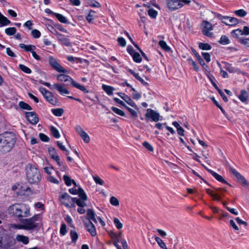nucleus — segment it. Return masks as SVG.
Returning a JSON list of instances; mask_svg holds the SVG:
<instances>
[{
	"label": "nucleus",
	"mask_w": 249,
	"mask_h": 249,
	"mask_svg": "<svg viewBox=\"0 0 249 249\" xmlns=\"http://www.w3.org/2000/svg\"><path fill=\"white\" fill-rule=\"evenodd\" d=\"M57 36L58 40L61 42V44L68 47L71 45V43L70 39L65 36L60 34H58L57 35Z\"/></svg>",
	"instance_id": "5701e85b"
},
{
	"label": "nucleus",
	"mask_w": 249,
	"mask_h": 249,
	"mask_svg": "<svg viewBox=\"0 0 249 249\" xmlns=\"http://www.w3.org/2000/svg\"><path fill=\"white\" fill-rule=\"evenodd\" d=\"M57 79L61 82H70L72 86L73 85V83H75V82L71 76L63 74L58 75L57 76Z\"/></svg>",
	"instance_id": "aec40b11"
},
{
	"label": "nucleus",
	"mask_w": 249,
	"mask_h": 249,
	"mask_svg": "<svg viewBox=\"0 0 249 249\" xmlns=\"http://www.w3.org/2000/svg\"><path fill=\"white\" fill-rule=\"evenodd\" d=\"M87 230L92 236H95L96 235V229L93 224L89 221L88 223L85 224Z\"/></svg>",
	"instance_id": "4be33fe9"
},
{
	"label": "nucleus",
	"mask_w": 249,
	"mask_h": 249,
	"mask_svg": "<svg viewBox=\"0 0 249 249\" xmlns=\"http://www.w3.org/2000/svg\"><path fill=\"white\" fill-rule=\"evenodd\" d=\"M110 203L111 205L117 206L119 205V200L117 198H116L114 196H111L110 198Z\"/></svg>",
	"instance_id": "bf43d9fd"
},
{
	"label": "nucleus",
	"mask_w": 249,
	"mask_h": 249,
	"mask_svg": "<svg viewBox=\"0 0 249 249\" xmlns=\"http://www.w3.org/2000/svg\"><path fill=\"white\" fill-rule=\"evenodd\" d=\"M145 116L146 119H150L152 121L156 122L160 120V114L151 108L147 109Z\"/></svg>",
	"instance_id": "ddd939ff"
},
{
	"label": "nucleus",
	"mask_w": 249,
	"mask_h": 249,
	"mask_svg": "<svg viewBox=\"0 0 249 249\" xmlns=\"http://www.w3.org/2000/svg\"><path fill=\"white\" fill-rule=\"evenodd\" d=\"M17 29L15 27H9L5 29V33L8 36H12L16 34Z\"/></svg>",
	"instance_id": "37998d69"
},
{
	"label": "nucleus",
	"mask_w": 249,
	"mask_h": 249,
	"mask_svg": "<svg viewBox=\"0 0 249 249\" xmlns=\"http://www.w3.org/2000/svg\"><path fill=\"white\" fill-rule=\"evenodd\" d=\"M225 69L228 71L229 72L232 73L237 71V69L232 67L230 64L226 63L225 66Z\"/></svg>",
	"instance_id": "49530a36"
},
{
	"label": "nucleus",
	"mask_w": 249,
	"mask_h": 249,
	"mask_svg": "<svg viewBox=\"0 0 249 249\" xmlns=\"http://www.w3.org/2000/svg\"><path fill=\"white\" fill-rule=\"evenodd\" d=\"M202 55L207 63H209L211 61V55L208 53L203 52Z\"/></svg>",
	"instance_id": "680f3d73"
},
{
	"label": "nucleus",
	"mask_w": 249,
	"mask_h": 249,
	"mask_svg": "<svg viewBox=\"0 0 249 249\" xmlns=\"http://www.w3.org/2000/svg\"><path fill=\"white\" fill-rule=\"evenodd\" d=\"M230 171L237 178V179L241 182V184L244 186L249 189V183L243 176H242L233 167H231L230 168Z\"/></svg>",
	"instance_id": "f8f14e48"
},
{
	"label": "nucleus",
	"mask_w": 249,
	"mask_h": 249,
	"mask_svg": "<svg viewBox=\"0 0 249 249\" xmlns=\"http://www.w3.org/2000/svg\"><path fill=\"white\" fill-rule=\"evenodd\" d=\"M75 130L85 143H87L89 142L90 138L89 136L80 125H76L75 126Z\"/></svg>",
	"instance_id": "2eb2a0df"
},
{
	"label": "nucleus",
	"mask_w": 249,
	"mask_h": 249,
	"mask_svg": "<svg viewBox=\"0 0 249 249\" xmlns=\"http://www.w3.org/2000/svg\"><path fill=\"white\" fill-rule=\"evenodd\" d=\"M40 221V216L39 214L34 215L29 218H24L21 221L24 224V230H32L38 228L39 222Z\"/></svg>",
	"instance_id": "20e7f679"
},
{
	"label": "nucleus",
	"mask_w": 249,
	"mask_h": 249,
	"mask_svg": "<svg viewBox=\"0 0 249 249\" xmlns=\"http://www.w3.org/2000/svg\"><path fill=\"white\" fill-rule=\"evenodd\" d=\"M31 35L35 38H39L41 36L40 32L37 29H34L31 31Z\"/></svg>",
	"instance_id": "4d7b16f0"
},
{
	"label": "nucleus",
	"mask_w": 249,
	"mask_h": 249,
	"mask_svg": "<svg viewBox=\"0 0 249 249\" xmlns=\"http://www.w3.org/2000/svg\"><path fill=\"white\" fill-rule=\"evenodd\" d=\"M119 44L122 47L126 46V41L123 37H119L117 39Z\"/></svg>",
	"instance_id": "0e129e2a"
},
{
	"label": "nucleus",
	"mask_w": 249,
	"mask_h": 249,
	"mask_svg": "<svg viewBox=\"0 0 249 249\" xmlns=\"http://www.w3.org/2000/svg\"><path fill=\"white\" fill-rule=\"evenodd\" d=\"M199 48L203 50H210L211 49V46L208 43H199Z\"/></svg>",
	"instance_id": "de8ad7c7"
},
{
	"label": "nucleus",
	"mask_w": 249,
	"mask_h": 249,
	"mask_svg": "<svg viewBox=\"0 0 249 249\" xmlns=\"http://www.w3.org/2000/svg\"><path fill=\"white\" fill-rule=\"evenodd\" d=\"M70 236L72 243H75L78 238V233L73 230H71L70 233Z\"/></svg>",
	"instance_id": "58836bf2"
},
{
	"label": "nucleus",
	"mask_w": 249,
	"mask_h": 249,
	"mask_svg": "<svg viewBox=\"0 0 249 249\" xmlns=\"http://www.w3.org/2000/svg\"><path fill=\"white\" fill-rule=\"evenodd\" d=\"M26 178L30 184H37L41 179V175L36 167L31 164H28L25 167Z\"/></svg>",
	"instance_id": "7ed1b4c3"
},
{
	"label": "nucleus",
	"mask_w": 249,
	"mask_h": 249,
	"mask_svg": "<svg viewBox=\"0 0 249 249\" xmlns=\"http://www.w3.org/2000/svg\"><path fill=\"white\" fill-rule=\"evenodd\" d=\"M95 11L93 10L89 11V14L86 17V19L89 22H91L92 20L95 18Z\"/></svg>",
	"instance_id": "c03bdc74"
},
{
	"label": "nucleus",
	"mask_w": 249,
	"mask_h": 249,
	"mask_svg": "<svg viewBox=\"0 0 249 249\" xmlns=\"http://www.w3.org/2000/svg\"><path fill=\"white\" fill-rule=\"evenodd\" d=\"M39 138L42 141L45 142H48L50 140L49 137H48L47 135L43 133L39 134Z\"/></svg>",
	"instance_id": "69168bd1"
},
{
	"label": "nucleus",
	"mask_w": 249,
	"mask_h": 249,
	"mask_svg": "<svg viewBox=\"0 0 249 249\" xmlns=\"http://www.w3.org/2000/svg\"><path fill=\"white\" fill-rule=\"evenodd\" d=\"M128 71L132 74L138 80L141 82L142 84L147 85L148 84L141 77H140L138 73H136L131 69H128Z\"/></svg>",
	"instance_id": "cd10ccee"
},
{
	"label": "nucleus",
	"mask_w": 249,
	"mask_h": 249,
	"mask_svg": "<svg viewBox=\"0 0 249 249\" xmlns=\"http://www.w3.org/2000/svg\"><path fill=\"white\" fill-rule=\"evenodd\" d=\"M16 239L18 242H21L24 245H27L29 242V238L27 236L17 234Z\"/></svg>",
	"instance_id": "393cba45"
},
{
	"label": "nucleus",
	"mask_w": 249,
	"mask_h": 249,
	"mask_svg": "<svg viewBox=\"0 0 249 249\" xmlns=\"http://www.w3.org/2000/svg\"><path fill=\"white\" fill-rule=\"evenodd\" d=\"M93 179L96 184L102 185L104 184V181L98 176L93 177Z\"/></svg>",
	"instance_id": "338daca9"
},
{
	"label": "nucleus",
	"mask_w": 249,
	"mask_h": 249,
	"mask_svg": "<svg viewBox=\"0 0 249 249\" xmlns=\"http://www.w3.org/2000/svg\"><path fill=\"white\" fill-rule=\"evenodd\" d=\"M159 45L163 50L166 52H169L171 50L170 47L168 46L166 42L163 40L160 41L159 42Z\"/></svg>",
	"instance_id": "4c0bfd02"
},
{
	"label": "nucleus",
	"mask_w": 249,
	"mask_h": 249,
	"mask_svg": "<svg viewBox=\"0 0 249 249\" xmlns=\"http://www.w3.org/2000/svg\"><path fill=\"white\" fill-rule=\"evenodd\" d=\"M219 43L222 45H227L230 43V41L228 36L223 35L220 39Z\"/></svg>",
	"instance_id": "79ce46f5"
},
{
	"label": "nucleus",
	"mask_w": 249,
	"mask_h": 249,
	"mask_svg": "<svg viewBox=\"0 0 249 249\" xmlns=\"http://www.w3.org/2000/svg\"><path fill=\"white\" fill-rule=\"evenodd\" d=\"M19 68L22 71L26 73L30 74L32 72V71L30 68L23 64H19Z\"/></svg>",
	"instance_id": "8fccbe9b"
},
{
	"label": "nucleus",
	"mask_w": 249,
	"mask_h": 249,
	"mask_svg": "<svg viewBox=\"0 0 249 249\" xmlns=\"http://www.w3.org/2000/svg\"><path fill=\"white\" fill-rule=\"evenodd\" d=\"M73 87L78 89H79L81 90L84 93H88L89 90L83 86H81L78 83H77L76 82H75V83H73Z\"/></svg>",
	"instance_id": "a18cd8bd"
},
{
	"label": "nucleus",
	"mask_w": 249,
	"mask_h": 249,
	"mask_svg": "<svg viewBox=\"0 0 249 249\" xmlns=\"http://www.w3.org/2000/svg\"><path fill=\"white\" fill-rule=\"evenodd\" d=\"M142 145L149 151L152 152L154 150L153 146L147 142H144L142 143Z\"/></svg>",
	"instance_id": "e2e57ef3"
},
{
	"label": "nucleus",
	"mask_w": 249,
	"mask_h": 249,
	"mask_svg": "<svg viewBox=\"0 0 249 249\" xmlns=\"http://www.w3.org/2000/svg\"><path fill=\"white\" fill-rule=\"evenodd\" d=\"M206 193L209 195L213 200L220 201V196L218 193H215L214 191H212L210 189H206Z\"/></svg>",
	"instance_id": "bb28decb"
},
{
	"label": "nucleus",
	"mask_w": 249,
	"mask_h": 249,
	"mask_svg": "<svg viewBox=\"0 0 249 249\" xmlns=\"http://www.w3.org/2000/svg\"><path fill=\"white\" fill-rule=\"evenodd\" d=\"M8 212L13 216L18 218L20 222L31 215L30 207L24 203H15L10 205L8 208Z\"/></svg>",
	"instance_id": "f257e3e1"
},
{
	"label": "nucleus",
	"mask_w": 249,
	"mask_h": 249,
	"mask_svg": "<svg viewBox=\"0 0 249 249\" xmlns=\"http://www.w3.org/2000/svg\"><path fill=\"white\" fill-rule=\"evenodd\" d=\"M148 14L149 15V16L152 18H155L157 17V15H158V12L157 11H156L155 10H154V9L153 8H151V9H149L148 11Z\"/></svg>",
	"instance_id": "864d4df0"
},
{
	"label": "nucleus",
	"mask_w": 249,
	"mask_h": 249,
	"mask_svg": "<svg viewBox=\"0 0 249 249\" xmlns=\"http://www.w3.org/2000/svg\"><path fill=\"white\" fill-rule=\"evenodd\" d=\"M216 17L221 20V21L228 26H234L237 25L239 21L237 18L231 17L223 16L221 15L218 14Z\"/></svg>",
	"instance_id": "0eeeda50"
},
{
	"label": "nucleus",
	"mask_w": 249,
	"mask_h": 249,
	"mask_svg": "<svg viewBox=\"0 0 249 249\" xmlns=\"http://www.w3.org/2000/svg\"><path fill=\"white\" fill-rule=\"evenodd\" d=\"M188 62L189 64L193 66V69L195 71H197L199 70V67L197 65L196 63L191 58H189L188 59Z\"/></svg>",
	"instance_id": "603ef678"
},
{
	"label": "nucleus",
	"mask_w": 249,
	"mask_h": 249,
	"mask_svg": "<svg viewBox=\"0 0 249 249\" xmlns=\"http://www.w3.org/2000/svg\"><path fill=\"white\" fill-rule=\"evenodd\" d=\"M79 190L80 198L73 197L74 204L76 203L80 207H84L86 205L85 201L87 200V196L82 188H79Z\"/></svg>",
	"instance_id": "9d476101"
},
{
	"label": "nucleus",
	"mask_w": 249,
	"mask_h": 249,
	"mask_svg": "<svg viewBox=\"0 0 249 249\" xmlns=\"http://www.w3.org/2000/svg\"><path fill=\"white\" fill-rule=\"evenodd\" d=\"M49 154L51 158L54 160L58 165H61L59 157L54 148H51L49 149Z\"/></svg>",
	"instance_id": "412c9836"
},
{
	"label": "nucleus",
	"mask_w": 249,
	"mask_h": 249,
	"mask_svg": "<svg viewBox=\"0 0 249 249\" xmlns=\"http://www.w3.org/2000/svg\"><path fill=\"white\" fill-rule=\"evenodd\" d=\"M25 116L28 121L32 124H36L38 122V118L35 112H26Z\"/></svg>",
	"instance_id": "dca6fc26"
},
{
	"label": "nucleus",
	"mask_w": 249,
	"mask_h": 249,
	"mask_svg": "<svg viewBox=\"0 0 249 249\" xmlns=\"http://www.w3.org/2000/svg\"><path fill=\"white\" fill-rule=\"evenodd\" d=\"M117 94L131 107L134 108L137 107L136 105L129 96L122 92H118Z\"/></svg>",
	"instance_id": "f3484780"
},
{
	"label": "nucleus",
	"mask_w": 249,
	"mask_h": 249,
	"mask_svg": "<svg viewBox=\"0 0 249 249\" xmlns=\"http://www.w3.org/2000/svg\"><path fill=\"white\" fill-rule=\"evenodd\" d=\"M53 87L54 88V89L57 90L62 95H65L70 93V91L64 86L63 85L55 83L53 85Z\"/></svg>",
	"instance_id": "6ab92c4d"
},
{
	"label": "nucleus",
	"mask_w": 249,
	"mask_h": 249,
	"mask_svg": "<svg viewBox=\"0 0 249 249\" xmlns=\"http://www.w3.org/2000/svg\"><path fill=\"white\" fill-rule=\"evenodd\" d=\"M238 98L243 103H246L249 99V94L245 90H242L240 94L238 96Z\"/></svg>",
	"instance_id": "a878e982"
},
{
	"label": "nucleus",
	"mask_w": 249,
	"mask_h": 249,
	"mask_svg": "<svg viewBox=\"0 0 249 249\" xmlns=\"http://www.w3.org/2000/svg\"><path fill=\"white\" fill-rule=\"evenodd\" d=\"M207 171L209 172L218 181L222 183L228 184V183L223 178L221 175L218 174L211 169H207Z\"/></svg>",
	"instance_id": "b1692460"
},
{
	"label": "nucleus",
	"mask_w": 249,
	"mask_h": 249,
	"mask_svg": "<svg viewBox=\"0 0 249 249\" xmlns=\"http://www.w3.org/2000/svg\"><path fill=\"white\" fill-rule=\"evenodd\" d=\"M63 179L65 182V183L68 186H70L71 185V183H73L74 185H76V182L74 180L71 179L67 175H64L63 176Z\"/></svg>",
	"instance_id": "473e14b6"
},
{
	"label": "nucleus",
	"mask_w": 249,
	"mask_h": 249,
	"mask_svg": "<svg viewBox=\"0 0 249 249\" xmlns=\"http://www.w3.org/2000/svg\"><path fill=\"white\" fill-rule=\"evenodd\" d=\"M39 91L42 94L44 97L52 105H55L56 103V100L54 98L53 93L50 91L47 90L45 88L40 87L39 89Z\"/></svg>",
	"instance_id": "9b49d317"
},
{
	"label": "nucleus",
	"mask_w": 249,
	"mask_h": 249,
	"mask_svg": "<svg viewBox=\"0 0 249 249\" xmlns=\"http://www.w3.org/2000/svg\"><path fill=\"white\" fill-rule=\"evenodd\" d=\"M12 246L10 239L6 236L0 237V248L1 249H7Z\"/></svg>",
	"instance_id": "a211bd4d"
},
{
	"label": "nucleus",
	"mask_w": 249,
	"mask_h": 249,
	"mask_svg": "<svg viewBox=\"0 0 249 249\" xmlns=\"http://www.w3.org/2000/svg\"><path fill=\"white\" fill-rule=\"evenodd\" d=\"M231 36L236 39L244 37V36L249 35V27L248 26H244L242 29H237L232 30L231 32Z\"/></svg>",
	"instance_id": "6e6552de"
},
{
	"label": "nucleus",
	"mask_w": 249,
	"mask_h": 249,
	"mask_svg": "<svg viewBox=\"0 0 249 249\" xmlns=\"http://www.w3.org/2000/svg\"><path fill=\"white\" fill-rule=\"evenodd\" d=\"M59 200L61 204L67 207H72L74 206V199L68 193H65L59 196Z\"/></svg>",
	"instance_id": "423d86ee"
},
{
	"label": "nucleus",
	"mask_w": 249,
	"mask_h": 249,
	"mask_svg": "<svg viewBox=\"0 0 249 249\" xmlns=\"http://www.w3.org/2000/svg\"><path fill=\"white\" fill-rule=\"evenodd\" d=\"M87 215L89 219V221L92 220L93 222L97 223V220L95 218V213L94 211L91 209H89L87 211Z\"/></svg>",
	"instance_id": "7c9ffc66"
},
{
	"label": "nucleus",
	"mask_w": 249,
	"mask_h": 249,
	"mask_svg": "<svg viewBox=\"0 0 249 249\" xmlns=\"http://www.w3.org/2000/svg\"><path fill=\"white\" fill-rule=\"evenodd\" d=\"M203 27L202 32L203 35L209 37H211L213 35V33L210 31L213 30L212 25L207 21H204L203 22Z\"/></svg>",
	"instance_id": "4468645a"
},
{
	"label": "nucleus",
	"mask_w": 249,
	"mask_h": 249,
	"mask_svg": "<svg viewBox=\"0 0 249 249\" xmlns=\"http://www.w3.org/2000/svg\"><path fill=\"white\" fill-rule=\"evenodd\" d=\"M10 23V21L0 13V26L7 25Z\"/></svg>",
	"instance_id": "2f4dec72"
},
{
	"label": "nucleus",
	"mask_w": 249,
	"mask_h": 249,
	"mask_svg": "<svg viewBox=\"0 0 249 249\" xmlns=\"http://www.w3.org/2000/svg\"><path fill=\"white\" fill-rule=\"evenodd\" d=\"M67 232L66 225L65 223L62 224L60 227V233L64 236L67 233Z\"/></svg>",
	"instance_id": "13d9d810"
},
{
	"label": "nucleus",
	"mask_w": 249,
	"mask_h": 249,
	"mask_svg": "<svg viewBox=\"0 0 249 249\" xmlns=\"http://www.w3.org/2000/svg\"><path fill=\"white\" fill-rule=\"evenodd\" d=\"M49 63L50 66L58 72L63 73H67V71L64 69L53 57L50 56L49 57Z\"/></svg>",
	"instance_id": "1a4fd4ad"
},
{
	"label": "nucleus",
	"mask_w": 249,
	"mask_h": 249,
	"mask_svg": "<svg viewBox=\"0 0 249 249\" xmlns=\"http://www.w3.org/2000/svg\"><path fill=\"white\" fill-rule=\"evenodd\" d=\"M133 57V60L136 63H140L142 61V57L138 53H134L131 55Z\"/></svg>",
	"instance_id": "09e8293b"
},
{
	"label": "nucleus",
	"mask_w": 249,
	"mask_h": 249,
	"mask_svg": "<svg viewBox=\"0 0 249 249\" xmlns=\"http://www.w3.org/2000/svg\"><path fill=\"white\" fill-rule=\"evenodd\" d=\"M234 13L237 16L240 17H244L247 14V13L243 9H239L238 10H236L234 11Z\"/></svg>",
	"instance_id": "3c124183"
},
{
	"label": "nucleus",
	"mask_w": 249,
	"mask_h": 249,
	"mask_svg": "<svg viewBox=\"0 0 249 249\" xmlns=\"http://www.w3.org/2000/svg\"><path fill=\"white\" fill-rule=\"evenodd\" d=\"M19 47L24 49L26 52H31L32 50H34L36 49V46L32 45H25L23 43H20L19 45Z\"/></svg>",
	"instance_id": "c85d7f7f"
},
{
	"label": "nucleus",
	"mask_w": 249,
	"mask_h": 249,
	"mask_svg": "<svg viewBox=\"0 0 249 249\" xmlns=\"http://www.w3.org/2000/svg\"><path fill=\"white\" fill-rule=\"evenodd\" d=\"M79 188H82L80 186L78 185H74V187L72 188H70L69 190V192L72 194V195H76L78 194V196L79 195Z\"/></svg>",
	"instance_id": "ea45409f"
},
{
	"label": "nucleus",
	"mask_w": 249,
	"mask_h": 249,
	"mask_svg": "<svg viewBox=\"0 0 249 249\" xmlns=\"http://www.w3.org/2000/svg\"><path fill=\"white\" fill-rule=\"evenodd\" d=\"M155 240L156 241L158 244L161 248H165V247H166L164 242L160 237H156Z\"/></svg>",
	"instance_id": "6e6d98bb"
},
{
	"label": "nucleus",
	"mask_w": 249,
	"mask_h": 249,
	"mask_svg": "<svg viewBox=\"0 0 249 249\" xmlns=\"http://www.w3.org/2000/svg\"><path fill=\"white\" fill-rule=\"evenodd\" d=\"M113 222L116 227L118 229H121L123 228V224L117 218H114L113 219Z\"/></svg>",
	"instance_id": "052dcab7"
},
{
	"label": "nucleus",
	"mask_w": 249,
	"mask_h": 249,
	"mask_svg": "<svg viewBox=\"0 0 249 249\" xmlns=\"http://www.w3.org/2000/svg\"><path fill=\"white\" fill-rule=\"evenodd\" d=\"M54 16L61 23H68L66 18L65 17H64V16H63L62 15L56 13V14H54Z\"/></svg>",
	"instance_id": "c9c22d12"
},
{
	"label": "nucleus",
	"mask_w": 249,
	"mask_h": 249,
	"mask_svg": "<svg viewBox=\"0 0 249 249\" xmlns=\"http://www.w3.org/2000/svg\"><path fill=\"white\" fill-rule=\"evenodd\" d=\"M16 142V137L13 133L6 132L0 134V152H9L14 147Z\"/></svg>",
	"instance_id": "f03ea898"
},
{
	"label": "nucleus",
	"mask_w": 249,
	"mask_h": 249,
	"mask_svg": "<svg viewBox=\"0 0 249 249\" xmlns=\"http://www.w3.org/2000/svg\"><path fill=\"white\" fill-rule=\"evenodd\" d=\"M102 89L108 95H111L113 94V92L114 90V88L111 86L103 85Z\"/></svg>",
	"instance_id": "c756f323"
},
{
	"label": "nucleus",
	"mask_w": 249,
	"mask_h": 249,
	"mask_svg": "<svg viewBox=\"0 0 249 249\" xmlns=\"http://www.w3.org/2000/svg\"><path fill=\"white\" fill-rule=\"evenodd\" d=\"M131 114V115L134 117H137V113L136 111L134 109L129 107H128L125 106L124 107Z\"/></svg>",
	"instance_id": "774afa93"
},
{
	"label": "nucleus",
	"mask_w": 249,
	"mask_h": 249,
	"mask_svg": "<svg viewBox=\"0 0 249 249\" xmlns=\"http://www.w3.org/2000/svg\"><path fill=\"white\" fill-rule=\"evenodd\" d=\"M236 39L242 45H244L247 48H249V38L242 37Z\"/></svg>",
	"instance_id": "72a5a7b5"
},
{
	"label": "nucleus",
	"mask_w": 249,
	"mask_h": 249,
	"mask_svg": "<svg viewBox=\"0 0 249 249\" xmlns=\"http://www.w3.org/2000/svg\"><path fill=\"white\" fill-rule=\"evenodd\" d=\"M190 2L188 0H168L167 5L171 11H174L181 8L184 4H189Z\"/></svg>",
	"instance_id": "39448f33"
},
{
	"label": "nucleus",
	"mask_w": 249,
	"mask_h": 249,
	"mask_svg": "<svg viewBox=\"0 0 249 249\" xmlns=\"http://www.w3.org/2000/svg\"><path fill=\"white\" fill-rule=\"evenodd\" d=\"M111 109L113 112H114L115 113L119 115H120L121 116H125L124 112L123 110H122L117 107H111Z\"/></svg>",
	"instance_id": "5fc2aeb1"
},
{
	"label": "nucleus",
	"mask_w": 249,
	"mask_h": 249,
	"mask_svg": "<svg viewBox=\"0 0 249 249\" xmlns=\"http://www.w3.org/2000/svg\"><path fill=\"white\" fill-rule=\"evenodd\" d=\"M51 111L54 115L57 117L61 116L64 113L63 109L61 108L52 109Z\"/></svg>",
	"instance_id": "f704fd0d"
},
{
	"label": "nucleus",
	"mask_w": 249,
	"mask_h": 249,
	"mask_svg": "<svg viewBox=\"0 0 249 249\" xmlns=\"http://www.w3.org/2000/svg\"><path fill=\"white\" fill-rule=\"evenodd\" d=\"M18 105L23 109L28 110H31L32 109L31 107L29 105L23 101H20L18 103Z\"/></svg>",
	"instance_id": "a19ab883"
},
{
	"label": "nucleus",
	"mask_w": 249,
	"mask_h": 249,
	"mask_svg": "<svg viewBox=\"0 0 249 249\" xmlns=\"http://www.w3.org/2000/svg\"><path fill=\"white\" fill-rule=\"evenodd\" d=\"M50 130L53 136L56 139H58L60 137L59 132L54 126H51L50 127Z\"/></svg>",
	"instance_id": "e433bc0d"
}]
</instances>
